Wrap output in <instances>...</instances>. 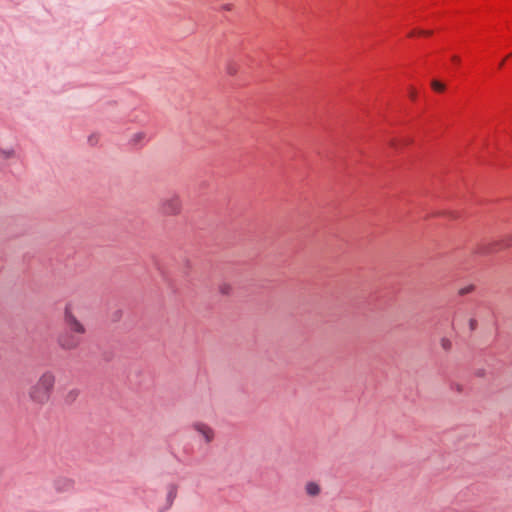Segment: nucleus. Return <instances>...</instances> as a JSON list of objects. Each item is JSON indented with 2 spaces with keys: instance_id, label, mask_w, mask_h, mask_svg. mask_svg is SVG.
<instances>
[{
  "instance_id": "39448f33",
  "label": "nucleus",
  "mask_w": 512,
  "mask_h": 512,
  "mask_svg": "<svg viewBox=\"0 0 512 512\" xmlns=\"http://www.w3.org/2000/svg\"><path fill=\"white\" fill-rule=\"evenodd\" d=\"M78 341H79L78 337H73L71 340L66 338V337H62L60 339L61 345L63 347H65V348H73V347H75L78 344Z\"/></svg>"
},
{
  "instance_id": "6e6552de",
  "label": "nucleus",
  "mask_w": 512,
  "mask_h": 512,
  "mask_svg": "<svg viewBox=\"0 0 512 512\" xmlns=\"http://www.w3.org/2000/svg\"><path fill=\"white\" fill-rule=\"evenodd\" d=\"M319 486L315 483H308L306 486V491L309 495H317L319 493Z\"/></svg>"
},
{
  "instance_id": "423d86ee",
  "label": "nucleus",
  "mask_w": 512,
  "mask_h": 512,
  "mask_svg": "<svg viewBox=\"0 0 512 512\" xmlns=\"http://www.w3.org/2000/svg\"><path fill=\"white\" fill-rule=\"evenodd\" d=\"M239 71V64L236 61H229L226 65V72L233 76Z\"/></svg>"
},
{
  "instance_id": "20e7f679",
  "label": "nucleus",
  "mask_w": 512,
  "mask_h": 512,
  "mask_svg": "<svg viewBox=\"0 0 512 512\" xmlns=\"http://www.w3.org/2000/svg\"><path fill=\"white\" fill-rule=\"evenodd\" d=\"M433 34V30H424V29H412L408 32L407 37H430Z\"/></svg>"
},
{
  "instance_id": "1a4fd4ad",
  "label": "nucleus",
  "mask_w": 512,
  "mask_h": 512,
  "mask_svg": "<svg viewBox=\"0 0 512 512\" xmlns=\"http://www.w3.org/2000/svg\"><path fill=\"white\" fill-rule=\"evenodd\" d=\"M197 429L205 436L207 441L212 439V431L210 428L203 425L201 427H197Z\"/></svg>"
},
{
  "instance_id": "f03ea898",
  "label": "nucleus",
  "mask_w": 512,
  "mask_h": 512,
  "mask_svg": "<svg viewBox=\"0 0 512 512\" xmlns=\"http://www.w3.org/2000/svg\"><path fill=\"white\" fill-rule=\"evenodd\" d=\"M66 321L69 325L71 331L77 333V334H83L84 328L83 326L78 323L75 318L71 315V308L70 306L66 307Z\"/></svg>"
},
{
  "instance_id": "f257e3e1",
  "label": "nucleus",
  "mask_w": 512,
  "mask_h": 512,
  "mask_svg": "<svg viewBox=\"0 0 512 512\" xmlns=\"http://www.w3.org/2000/svg\"><path fill=\"white\" fill-rule=\"evenodd\" d=\"M54 383L51 374H44L31 392V397L37 402H43L49 398L50 390Z\"/></svg>"
},
{
  "instance_id": "4468645a",
  "label": "nucleus",
  "mask_w": 512,
  "mask_h": 512,
  "mask_svg": "<svg viewBox=\"0 0 512 512\" xmlns=\"http://www.w3.org/2000/svg\"><path fill=\"white\" fill-rule=\"evenodd\" d=\"M93 138H94L93 136H91V137L89 138V141H90L91 143L93 142Z\"/></svg>"
},
{
  "instance_id": "0eeeda50",
  "label": "nucleus",
  "mask_w": 512,
  "mask_h": 512,
  "mask_svg": "<svg viewBox=\"0 0 512 512\" xmlns=\"http://www.w3.org/2000/svg\"><path fill=\"white\" fill-rule=\"evenodd\" d=\"M431 88L437 93H442L445 91V84L438 80H433L431 82Z\"/></svg>"
},
{
  "instance_id": "ddd939ff",
  "label": "nucleus",
  "mask_w": 512,
  "mask_h": 512,
  "mask_svg": "<svg viewBox=\"0 0 512 512\" xmlns=\"http://www.w3.org/2000/svg\"><path fill=\"white\" fill-rule=\"evenodd\" d=\"M409 96L412 100H415L417 98V91L415 88L411 87L409 89Z\"/></svg>"
},
{
  "instance_id": "9b49d317",
  "label": "nucleus",
  "mask_w": 512,
  "mask_h": 512,
  "mask_svg": "<svg viewBox=\"0 0 512 512\" xmlns=\"http://www.w3.org/2000/svg\"><path fill=\"white\" fill-rule=\"evenodd\" d=\"M509 246H512V235L508 236L505 239V243H502L499 249L506 248V247H509Z\"/></svg>"
},
{
  "instance_id": "f8f14e48",
  "label": "nucleus",
  "mask_w": 512,
  "mask_h": 512,
  "mask_svg": "<svg viewBox=\"0 0 512 512\" xmlns=\"http://www.w3.org/2000/svg\"><path fill=\"white\" fill-rule=\"evenodd\" d=\"M451 62H452L455 66L460 65V63H461V58H460V56H458V55H453V56L451 57Z\"/></svg>"
},
{
  "instance_id": "9d476101",
  "label": "nucleus",
  "mask_w": 512,
  "mask_h": 512,
  "mask_svg": "<svg viewBox=\"0 0 512 512\" xmlns=\"http://www.w3.org/2000/svg\"><path fill=\"white\" fill-rule=\"evenodd\" d=\"M474 288H475V287H474V285H468V286H465V287H463V288H461V289L459 290V294H460V295H466V294H469V293H471L472 291H474Z\"/></svg>"
},
{
  "instance_id": "7ed1b4c3",
  "label": "nucleus",
  "mask_w": 512,
  "mask_h": 512,
  "mask_svg": "<svg viewBox=\"0 0 512 512\" xmlns=\"http://www.w3.org/2000/svg\"><path fill=\"white\" fill-rule=\"evenodd\" d=\"M180 209V202L177 198H172L163 205V212L166 214H175Z\"/></svg>"
}]
</instances>
